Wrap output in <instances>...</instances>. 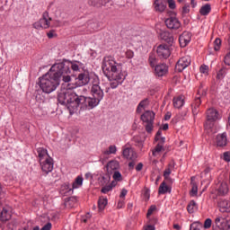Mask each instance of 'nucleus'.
Segmentation results:
<instances>
[{"mask_svg":"<svg viewBox=\"0 0 230 230\" xmlns=\"http://www.w3.org/2000/svg\"><path fill=\"white\" fill-rule=\"evenodd\" d=\"M201 96H206V91L199 88V90L198 91V94L195 97L193 103L191 104L192 113L194 114V116H197L199 114V107H200V105L202 104V101L200 100Z\"/></svg>","mask_w":230,"mask_h":230,"instance_id":"obj_12","label":"nucleus"},{"mask_svg":"<svg viewBox=\"0 0 230 230\" xmlns=\"http://www.w3.org/2000/svg\"><path fill=\"white\" fill-rule=\"evenodd\" d=\"M127 58H134V52L132 50H128L126 52Z\"/></svg>","mask_w":230,"mask_h":230,"instance_id":"obj_60","label":"nucleus"},{"mask_svg":"<svg viewBox=\"0 0 230 230\" xmlns=\"http://www.w3.org/2000/svg\"><path fill=\"white\" fill-rule=\"evenodd\" d=\"M182 13H184V14L190 13V4H186L182 7Z\"/></svg>","mask_w":230,"mask_h":230,"instance_id":"obj_58","label":"nucleus"},{"mask_svg":"<svg viewBox=\"0 0 230 230\" xmlns=\"http://www.w3.org/2000/svg\"><path fill=\"white\" fill-rule=\"evenodd\" d=\"M156 53L159 58H168L172 52H170V47L168 45H159L156 49Z\"/></svg>","mask_w":230,"mask_h":230,"instance_id":"obj_16","label":"nucleus"},{"mask_svg":"<svg viewBox=\"0 0 230 230\" xmlns=\"http://www.w3.org/2000/svg\"><path fill=\"white\" fill-rule=\"evenodd\" d=\"M168 168H166L164 172V180L165 181H172V178H170V174L172 173V169L171 168H173V166H175L174 164H168Z\"/></svg>","mask_w":230,"mask_h":230,"instance_id":"obj_29","label":"nucleus"},{"mask_svg":"<svg viewBox=\"0 0 230 230\" xmlns=\"http://www.w3.org/2000/svg\"><path fill=\"white\" fill-rule=\"evenodd\" d=\"M78 107L80 109H85L86 107H90V109H94V104L91 102V97H85L84 95H78L74 93V99L72 103L69 104V114L73 116L76 111H78Z\"/></svg>","mask_w":230,"mask_h":230,"instance_id":"obj_3","label":"nucleus"},{"mask_svg":"<svg viewBox=\"0 0 230 230\" xmlns=\"http://www.w3.org/2000/svg\"><path fill=\"white\" fill-rule=\"evenodd\" d=\"M75 96V93L66 90L63 93H58V102L61 105H66V109L69 111V105L73 103V99Z\"/></svg>","mask_w":230,"mask_h":230,"instance_id":"obj_7","label":"nucleus"},{"mask_svg":"<svg viewBox=\"0 0 230 230\" xmlns=\"http://www.w3.org/2000/svg\"><path fill=\"white\" fill-rule=\"evenodd\" d=\"M168 190H170V188L166 185V181H163L158 189V193L159 195H164V193H168Z\"/></svg>","mask_w":230,"mask_h":230,"instance_id":"obj_33","label":"nucleus"},{"mask_svg":"<svg viewBox=\"0 0 230 230\" xmlns=\"http://www.w3.org/2000/svg\"><path fill=\"white\" fill-rule=\"evenodd\" d=\"M75 202H76V199L75 198H66L65 200V206L68 207V208H73Z\"/></svg>","mask_w":230,"mask_h":230,"instance_id":"obj_38","label":"nucleus"},{"mask_svg":"<svg viewBox=\"0 0 230 230\" xmlns=\"http://www.w3.org/2000/svg\"><path fill=\"white\" fill-rule=\"evenodd\" d=\"M107 204H108L107 198L100 197L98 200L99 211H103V209H105V208L107 207Z\"/></svg>","mask_w":230,"mask_h":230,"instance_id":"obj_28","label":"nucleus"},{"mask_svg":"<svg viewBox=\"0 0 230 230\" xmlns=\"http://www.w3.org/2000/svg\"><path fill=\"white\" fill-rule=\"evenodd\" d=\"M51 21H53V19L49 17V13L46 11L43 13L42 18L34 22L32 26L35 28V30H40V28H42V30H48V28L51 26Z\"/></svg>","mask_w":230,"mask_h":230,"instance_id":"obj_6","label":"nucleus"},{"mask_svg":"<svg viewBox=\"0 0 230 230\" xmlns=\"http://www.w3.org/2000/svg\"><path fill=\"white\" fill-rule=\"evenodd\" d=\"M102 193H109V191H112V185H106L102 188Z\"/></svg>","mask_w":230,"mask_h":230,"instance_id":"obj_48","label":"nucleus"},{"mask_svg":"<svg viewBox=\"0 0 230 230\" xmlns=\"http://www.w3.org/2000/svg\"><path fill=\"white\" fill-rule=\"evenodd\" d=\"M225 64L230 66V52L225 57Z\"/></svg>","mask_w":230,"mask_h":230,"instance_id":"obj_59","label":"nucleus"},{"mask_svg":"<svg viewBox=\"0 0 230 230\" xmlns=\"http://www.w3.org/2000/svg\"><path fill=\"white\" fill-rule=\"evenodd\" d=\"M47 37L48 39H53V37H57L55 30H50L49 32H47Z\"/></svg>","mask_w":230,"mask_h":230,"instance_id":"obj_55","label":"nucleus"},{"mask_svg":"<svg viewBox=\"0 0 230 230\" xmlns=\"http://www.w3.org/2000/svg\"><path fill=\"white\" fill-rule=\"evenodd\" d=\"M38 157L40 159V162L44 159V157H49V155H48V150L44 147H39L37 148Z\"/></svg>","mask_w":230,"mask_h":230,"instance_id":"obj_27","label":"nucleus"},{"mask_svg":"<svg viewBox=\"0 0 230 230\" xmlns=\"http://www.w3.org/2000/svg\"><path fill=\"white\" fill-rule=\"evenodd\" d=\"M87 4L93 8H100V0H87Z\"/></svg>","mask_w":230,"mask_h":230,"instance_id":"obj_39","label":"nucleus"},{"mask_svg":"<svg viewBox=\"0 0 230 230\" xmlns=\"http://www.w3.org/2000/svg\"><path fill=\"white\" fill-rule=\"evenodd\" d=\"M191 64V58L190 56H185L181 58L175 66L176 71L182 73L188 66Z\"/></svg>","mask_w":230,"mask_h":230,"instance_id":"obj_13","label":"nucleus"},{"mask_svg":"<svg viewBox=\"0 0 230 230\" xmlns=\"http://www.w3.org/2000/svg\"><path fill=\"white\" fill-rule=\"evenodd\" d=\"M111 1H112V0H99L100 8H102V6H107V4H109V3H111Z\"/></svg>","mask_w":230,"mask_h":230,"instance_id":"obj_56","label":"nucleus"},{"mask_svg":"<svg viewBox=\"0 0 230 230\" xmlns=\"http://www.w3.org/2000/svg\"><path fill=\"white\" fill-rule=\"evenodd\" d=\"M76 85L77 87H84V85H87L89 82H91V76L89 75L88 71H84L80 73L76 78Z\"/></svg>","mask_w":230,"mask_h":230,"instance_id":"obj_15","label":"nucleus"},{"mask_svg":"<svg viewBox=\"0 0 230 230\" xmlns=\"http://www.w3.org/2000/svg\"><path fill=\"white\" fill-rule=\"evenodd\" d=\"M116 146H109V150L108 151H105L104 154L106 155H111V154H116Z\"/></svg>","mask_w":230,"mask_h":230,"instance_id":"obj_45","label":"nucleus"},{"mask_svg":"<svg viewBox=\"0 0 230 230\" xmlns=\"http://www.w3.org/2000/svg\"><path fill=\"white\" fill-rule=\"evenodd\" d=\"M140 119L143 121V123H146L145 128L147 134H151L152 130H154V119H155V112L146 111L141 115Z\"/></svg>","mask_w":230,"mask_h":230,"instance_id":"obj_5","label":"nucleus"},{"mask_svg":"<svg viewBox=\"0 0 230 230\" xmlns=\"http://www.w3.org/2000/svg\"><path fill=\"white\" fill-rule=\"evenodd\" d=\"M148 62H149L151 67H155V66H157V58H155V53H151L149 55Z\"/></svg>","mask_w":230,"mask_h":230,"instance_id":"obj_37","label":"nucleus"},{"mask_svg":"<svg viewBox=\"0 0 230 230\" xmlns=\"http://www.w3.org/2000/svg\"><path fill=\"white\" fill-rule=\"evenodd\" d=\"M112 173H113L112 178L114 179V181H117L118 182L123 181L121 172H119V171H114Z\"/></svg>","mask_w":230,"mask_h":230,"instance_id":"obj_40","label":"nucleus"},{"mask_svg":"<svg viewBox=\"0 0 230 230\" xmlns=\"http://www.w3.org/2000/svg\"><path fill=\"white\" fill-rule=\"evenodd\" d=\"M209 12H211V4H209L203 5L199 10L200 15H208Z\"/></svg>","mask_w":230,"mask_h":230,"instance_id":"obj_35","label":"nucleus"},{"mask_svg":"<svg viewBox=\"0 0 230 230\" xmlns=\"http://www.w3.org/2000/svg\"><path fill=\"white\" fill-rule=\"evenodd\" d=\"M165 26L169 30H179L181 28V22L175 17H170L165 20Z\"/></svg>","mask_w":230,"mask_h":230,"instance_id":"obj_18","label":"nucleus"},{"mask_svg":"<svg viewBox=\"0 0 230 230\" xmlns=\"http://www.w3.org/2000/svg\"><path fill=\"white\" fill-rule=\"evenodd\" d=\"M119 168V163H118V161L112 160L106 164V172L111 175L113 172H118Z\"/></svg>","mask_w":230,"mask_h":230,"instance_id":"obj_22","label":"nucleus"},{"mask_svg":"<svg viewBox=\"0 0 230 230\" xmlns=\"http://www.w3.org/2000/svg\"><path fill=\"white\" fill-rule=\"evenodd\" d=\"M196 209H198L197 202H195V200H190L187 206L188 213L191 215L192 213H195Z\"/></svg>","mask_w":230,"mask_h":230,"instance_id":"obj_30","label":"nucleus"},{"mask_svg":"<svg viewBox=\"0 0 230 230\" xmlns=\"http://www.w3.org/2000/svg\"><path fill=\"white\" fill-rule=\"evenodd\" d=\"M122 155L126 159H134V157H136V153L134 152V150H132V148L127 147L123 150Z\"/></svg>","mask_w":230,"mask_h":230,"instance_id":"obj_26","label":"nucleus"},{"mask_svg":"<svg viewBox=\"0 0 230 230\" xmlns=\"http://www.w3.org/2000/svg\"><path fill=\"white\" fill-rule=\"evenodd\" d=\"M143 196L146 200H150V189L145 187Z\"/></svg>","mask_w":230,"mask_h":230,"instance_id":"obj_47","label":"nucleus"},{"mask_svg":"<svg viewBox=\"0 0 230 230\" xmlns=\"http://www.w3.org/2000/svg\"><path fill=\"white\" fill-rule=\"evenodd\" d=\"M226 76V69L221 68L217 74V80H222Z\"/></svg>","mask_w":230,"mask_h":230,"instance_id":"obj_44","label":"nucleus"},{"mask_svg":"<svg viewBox=\"0 0 230 230\" xmlns=\"http://www.w3.org/2000/svg\"><path fill=\"white\" fill-rule=\"evenodd\" d=\"M10 218H12V214L10 213V211H8V209L4 208L0 213L1 222H8V220H10Z\"/></svg>","mask_w":230,"mask_h":230,"instance_id":"obj_25","label":"nucleus"},{"mask_svg":"<svg viewBox=\"0 0 230 230\" xmlns=\"http://www.w3.org/2000/svg\"><path fill=\"white\" fill-rule=\"evenodd\" d=\"M190 230H200V226H199L195 224H192V225H190Z\"/></svg>","mask_w":230,"mask_h":230,"instance_id":"obj_63","label":"nucleus"},{"mask_svg":"<svg viewBox=\"0 0 230 230\" xmlns=\"http://www.w3.org/2000/svg\"><path fill=\"white\" fill-rule=\"evenodd\" d=\"M156 208L155 206L152 205L148 210H147V214H146V217L148 218V217H151L152 213H154L155 211Z\"/></svg>","mask_w":230,"mask_h":230,"instance_id":"obj_51","label":"nucleus"},{"mask_svg":"<svg viewBox=\"0 0 230 230\" xmlns=\"http://www.w3.org/2000/svg\"><path fill=\"white\" fill-rule=\"evenodd\" d=\"M161 134H163V131L160 129H158V131L156 132L155 137V141H159V138L161 137Z\"/></svg>","mask_w":230,"mask_h":230,"instance_id":"obj_61","label":"nucleus"},{"mask_svg":"<svg viewBox=\"0 0 230 230\" xmlns=\"http://www.w3.org/2000/svg\"><path fill=\"white\" fill-rule=\"evenodd\" d=\"M102 68L107 78H111V75H114V73H123L121 65L116 63L111 56L104 57Z\"/></svg>","mask_w":230,"mask_h":230,"instance_id":"obj_4","label":"nucleus"},{"mask_svg":"<svg viewBox=\"0 0 230 230\" xmlns=\"http://www.w3.org/2000/svg\"><path fill=\"white\" fill-rule=\"evenodd\" d=\"M212 224H213V221L211 220V218H207L204 222V228L209 229Z\"/></svg>","mask_w":230,"mask_h":230,"instance_id":"obj_49","label":"nucleus"},{"mask_svg":"<svg viewBox=\"0 0 230 230\" xmlns=\"http://www.w3.org/2000/svg\"><path fill=\"white\" fill-rule=\"evenodd\" d=\"M212 229L213 230H230V225L227 222V220H226V218L222 217H217L215 219V223L212 226Z\"/></svg>","mask_w":230,"mask_h":230,"instance_id":"obj_11","label":"nucleus"},{"mask_svg":"<svg viewBox=\"0 0 230 230\" xmlns=\"http://www.w3.org/2000/svg\"><path fill=\"white\" fill-rule=\"evenodd\" d=\"M223 159L226 163H230V152H225L223 155Z\"/></svg>","mask_w":230,"mask_h":230,"instance_id":"obj_53","label":"nucleus"},{"mask_svg":"<svg viewBox=\"0 0 230 230\" xmlns=\"http://www.w3.org/2000/svg\"><path fill=\"white\" fill-rule=\"evenodd\" d=\"M190 42H191V32H182V34L179 37V43L181 48H186Z\"/></svg>","mask_w":230,"mask_h":230,"instance_id":"obj_17","label":"nucleus"},{"mask_svg":"<svg viewBox=\"0 0 230 230\" xmlns=\"http://www.w3.org/2000/svg\"><path fill=\"white\" fill-rule=\"evenodd\" d=\"M49 72L59 82L61 78L66 84H67V82H71V75H71V66L67 60L54 64Z\"/></svg>","mask_w":230,"mask_h":230,"instance_id":"obj_1","label":"nucleus"},{"mask_svg":"<svg viewBox=\"0 0 230 230\" xmlns=\"http://www.w3.org/2000/svg\"><path fill=\"white\" fill-rule=\"evenodd\" d=\"M91 94L93 97H90V102L96 107L103 100V89L101 86L91 88Z\"/></svg>","mask_w":230,"mask_h":230,"instance_id":"obj_8","label":"nucleus"},{"mask_svg":"<svg viewBox=\"0 0 230 230\" xmlns=\"http://www.w3.org/2000/svg\"><path fill=\"white\" fill-rule=\"evenodd\" d=\"M162 150H164L163 145L157 144L155 149L153 150V155L156 156L157 154H159V152H161Z\"/></svg>","mask_w":230,"mask_h":230,"instance_id":"obj_42","label":"nucleus"},{"mask_svg":"<svg viewBox=\"0 0 230 230\" xmlns=\"http://www.w3.org/2000/svg\"><path fill=\"white\" fill-rule=\"evenodd\" d=\"M207 121L205 122V128H212L213 123L218 119V111L215 108H210L207 110Z\"/></svg>","mask_w":230,"mask_h":230,"instance_id":"obj_10","label":"nucleus"},{"mask_svg":"<svg viewBox=\"0 0 230 230\" xmlns=\"http://www.w3.org/2000/svg\"><path fill=\"white\" fill-rule=\"evenodd\" d=\"M145 230H155V226L149 225V226H146Z\"/></svg>","mask_w":230,"mask_h":230,"instance_id":"obj_64","label":"nucleus"},{"mask_svg":"<svg viewBox=\"0 0 230 230\" xmlns=\"http://www.w3.org/2000/svg\"><path fill=\"white\" fill-rule=\"evenodd\" d=\"M220 46H222V40L217 38L214 41V49L215 51H219Z\"/></svg>","mask_w":230,"mask_h":230,"instance_id":"obj_41","label":"nucleus"},{"mask_svg":"<svg viewBox=\"0 0 230 230\" xmlns=\"http://www.w3.org/2000/svg\"><path fill=\"white\" fill-rule=\"evenodd\" d=\"M84 184V178L82 176H78L75 181L73 182L72 188L73 190L76 188H80Z\"/></svg>","mask_w":230,"mask_h":230,"instance_id":"obj_36","label":"nucleus"},{"mask_svg":"<svg viewBox=\"0 0 230 230\" xmlns=\"http://www.w3.org/2000/svg\"><path fill=\"white\" fill-rule=\"evenodd\" d=\"M38 85H40V89L43 93L49 94V93H53L60 85V82L52 74L48 72L39 78Z\"/></svg>","mask_w":230,"mask_h":230,"instance_id":"obj_2","label":"nucleus"},{"mask_svg":"<svg viewBox=\"0 0 230 230\" xmlns=\"http://www.w3.org/2000/svg\"><path fill=\"white\" fill-rule=\"evenodd\" d=\"M111 174L107 172L106 174L102 177L103 181L102 184H109V182H111Z\"/></svg>","mask_w":230,"mask_h":230,"instance_id":"obj_46","label":"nucleus"},{"mask_svg":"<svg viewBox=\"0 0 230 230\" xmlns=\"http://www.w3.org/2000/svg\"><path fill=\"white\" fill-rule=\"evenodd\" d=\"M167 3L169 4V8H171V10H175V1L173 0H167Z\"/></svg>","mask_w":230,"mask_h":230,"instance_id":"obj_57","label":"nucleus"},{"mask_svg":"<svg viewBox=\"0 0 230 230\" xmlns=\"http://www.w3.org/2000/svg\"><path fill=\"white\" fill-rule=\"evenodd\" d=\"M71 69H73L74 71H80V66H78V64L75 63V62H71Z\"/></svg>","mask_w":230,"mask_h":230,"instance_id":"obj_54","label":"nucleus"},{"mask_svg":"<svg viewBox=\"0 0 230 230\" xmlns=\"http://www.w3.org/2000/svg\"><path fill=\"white\" fill-rule=\"evenodd\" d=\"M41 230H51V223H47Z\"/></svg>","mask_w":230,"mask_h":230,"instance_id":"obj_62","label":"nucleus"},{"mask_svg":"<svg viewBox=\"0 0 230 230\" xmlns=\"http://www.w3.org/2000/svg\"><path fill=\"white\" fill-rule=\"evenodd\" d=\"M218 208L221 213H230V201L227 199H220Z\"/></svg>","mask_w":230,"mask_h":230,"instance_id":"obj_21","label":"nucleus"},{"mask_svg":"<svg viewBox=\"0 0 230 230\" xmlns=\"http://www.w3.org/2000/svg\"><path fill=\"white\" fill-rule=\"evenodd\" d=\"M195 177L190 178V185H191V195H197L199 193V186L197 185V182H195Z\"/></svg>","mask_w":230,"mask_h":230,"instance_id":"obj_31","label":"nucleus"},{"mask_svg":"<svg viewBox=\"0 0 230 230\" xmlns=\"http://www.w3.org/2000/svg\"><path fill=\"white\" fill-rule=\"evenodd\" d=\"M155 10L156 12L163 13L166 10V1L164 0H155Z\"/></svg>","mask_w":230,"mask_h":230,"instance_id":"obj_23","label":"nucleus"},{"mask_svg":"<svg viewBox=\"0 0 230 230\" xmlns=\"http://www.w3.org/2000/svg\"><path fill=\"white\" fill-rule=\"evenodd\" d=\"M160 37L163 40L167 42L169 46H172V44H173V36L170 32L164 31L160 34Z\"/></svg>","mask_w":230,"mask_h":230,"instance_id":"obj_24","label":"nucleus"},{"mask_svg":"<svg viewBox=\"0 0 230 230\" xmlns=\"http://www.w3.org/2000/svg\"><path fill=\"white\" fill-rule=\"evenodd\" d=\"M168 73V66L166 64H159L155 66V76H164Z\"/></svg>","mask_w":230,"mask_h":230,"instance_id":"obj_19","label":"nucleus"},{"mask_svg":"<svg viewBox=\"0 0 230 230\" xmlns=\"http://www.w3.org/2000/svg\"><path fill=\"white\" fill-rule=\"evenodd\" d=\"M217 191L220 195L227 194V191H229V189L227 187V183H226V182L221 183L220 186L217 189Z\"/></svg>","mask_w":230,"mask_h":230,"instance_id":"obj_34","label":"nucleus"},{"mask_svg":"<svg viewBox=\"0 0 230 230\" xmlns=\"http://www.w3.org/2000/svg\"><path fill=\"white\" fill-rule=\"evenodd\" d=\"M147 105H148V99H144L138 104V106L141 107L142 109H145V107H146Z\"/></svg>","mask_w":230,"mask_h":230,"instance_id":"obj_52","label":"nucleus"},{"mask_svg":"<svg viewBox=\"0 0 230 230\" xmlns=\"http://www.w3.org/2000/svg\"><path fill=\"white\" fill-rule=\"evenodd\" d=\"M216 145L217 146H219L221 148H224V146H227V134H218L216 137Z\"/></svg>","mask_w":230,"mask_h":230,"instance_id":"obj_20","label":"nucleus"},{"mask_svg":"<svg viewBox=\"0 0 230 230\" xmlns=\"http://www.w3.org/2000/svg\"><path fill=\"white\" fill-rule=\"evenodd\" d=\"M40 164L45 175H48V173L53 172V166H54L53 158H51L50 156L47 157L43 162L41 160L40 162Z\"/></svg>","mask_w":230,"mask_h":230,"instance_id":"obj_14","label":"nucleus"},{"mask_svg":"<svg viewBox=\"0 0 230 230\" xmlns=\"http://www.w3.org/2000/svg\"><path fill=\"white\" fill-rule=\"evenodd\" d=\"M199 71L200 73H202L203 75H208V72L209 71V66H206V65H202L199 67Z\"/></svg>","mask_w":230,"mask_h":230,"instance_id":"obj_50","label":"nucleus"},{"mask_svg":"<svg viewBox=\"0 0 230 230\" xmlns=\"http://www.w3.org/2000/svg\"><path fill=\"white\" fill-rule=\"evenodd\" d=\"M172 102L175 109H181L184 105V99L181 96L174 98Z\"/></svg>","mask_w":230,"mask_h":230,"instance_id":"obj_32","label":"nucleus"},{"mask_svg":"<svg viewBox=\"0 0 230 230\" xmlns=\"http://www.w3.org/2000/svg\"><path fill=\"white\" fill-rule=\"evenodd\" d=\"M110 78H111V82L110 84L111 88L116 89V87H118V85H121L125 81V78H127V72L123 71L119 73H113Z\"/></svg>","mask_w":230,"mask_h":230,"instance_id":"obj_9","label":"nucleus"},{"mask_svg":"<svg viewBox=\"0 0 230 230\" xmlns=\"http://www.w3.org/2000/svg\"><path fill=\"white\" fill-rule=\"evenodd\" d=\"M94 87H100V78L97 75L93 76L92 80V88Z\"/></svg>","mask_w":230,"mask_h":230,"instance_id":"obj_43","label":"nucleus"}]
</instances>
